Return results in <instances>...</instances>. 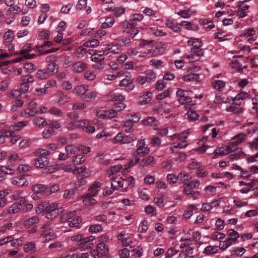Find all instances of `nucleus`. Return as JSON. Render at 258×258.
I'll use <instances>...</instances> for the list:
<instances>
[{
  "instance_id": "nucleus-51",
  "label": "nucleus",
  "mask_w": 258,
  "mask_h": 258,
  "mask_svg": "<svg viewBox=\"0 0 258 258\" xmlns=\"http://www.w3.org/2000/svg\"><path fill=\"white\" fill-rule=\"evenodd\" d=\"M154 160V158L153 156H149L148 158L142 160L140 162V165L143 167L148 166L152 162H153Z\"/></svg>"
},
{
  "instance_id": "nucleus-44",
  "label": "nucleus",
  "mask_w": 258,
  "mask_h": 258,
  "mask_svg": "<svg viewBox=\"0 0 258 258\" xmlns=\"http://www.w3.org/2000/svg\"><path fill=\"white\" fill-rule=\"evenodd\" d=\"M87 86L80 85L77 86L75 89V93L77 95H85L87 91Z\"/></svg>"
},
{
  "instance_id": "nucleus-47",
  "label": "nucleus",
  "mask_w": 258,
  "mask_h": 258,
  "mask_svg": "<svg viewBox=\"0 0 258 258\" xmlns=\"http://www.w3.org/2000/svg\"><path fill=\"white\" fill-rule=\"evenodd\" d=\"M132 83V80L130 79H122L119 82L120 86H126L128 87V89L130 90L133 89V86H131Z\"/></svg>"
},
{
  "instance_id": "nucleus-9",
  "label": "nucleus",
  "mask_w": 258,
  "mask_h": 258,
  "mask_svg": "<svg viewBox=\"0 0 258 258\" xmlns=\"http://www.w3.org/2000/svg\"><path fill=\"white\" fill-rule=\"evenodd\" d=\"M87 68V64L83 61H77L72 67V70L76 73L82 72L86 70Z\"/></svg>"
},
{
  "instance_id": "nucleus-21",
  "label": "nucleus",
  "mask_w": 258,
  "mask_h": 258,
  "mask_svg": "<svg viewBox=\"0 0 258 258\" xmlns=\"http://www.w3.org/2000/svg\"><path fill=\"white\" fill-rule=\"evenodd\" d=\"M27 121H22L17 122V123L11 125L10 127V132L17 131L20 130L22 127L27 125Z\"/></svg>"
},
{
  "instance_id": "nucleus-2",
  "label": "nucleus",
  "mask_w": 258,
  "mask_h": 258,
  "mask_svg": "<svg viewBox=\"0 0 258 258\" xmlns=\"http://www.w3.org/2000/svg\"><path fill=\"white\" fill-rule=\"evenodd\" d=\"M94 239V236L91 235L88 237H84V236L82 234L77 235L72 237V240L78 242V245H82V246L80 247L81 250L92 248L94 246L93 243H89L88 244H86L93 240Z\"/></svg>"
},
{
  "instance_id": "nucleus-62",
  "label": "nucleus",
  "mask_w": 258,
  "mask_h": 258,
  "mask_svg": "<svg viewBox=\"0 0 258 258\" xmlns=\"http://www.w3.org/2000/svg\"><path fill=\"white\" fill-rule=\"evenodd\" d=\"M24 102L22 100H17L15 102H14V104L13 106L11 107V110L13 111H15L17 110V109L21 107L23 104Z\"/></svg>"
},
{
  "instance_id": "nucleus-41",
  "label": "nucleus",
  "mask_w": 258,
  "mask_h": 258,
  "mask_svg": "<svg viewBox=\"0 0 258 258\" xmlns=\"http://www.w3.org/2000/svg\"><path fill=\"white\" fill-rule=\"evenodd\" d=\"M33 123L39 127L44 126L47 125L45 119L44 118L40 117L35 118L33 120Z\"/></svg>"
},
{
  "instance_id": "nucleus-38",
  "label": "nucleus",
  "mask_w": 258,
  "mask_h": 258,
  "mask_svg": "<svg viewBox=\"0 0 258 258\" xmlns=\"http://www.w3.org/2000/svg\"><path fill=\"white\" fill-rule=\"evenodd\" d=\"M126 119L130 120L133 123L138 122L140 119V114L136 113L134 114H129L126 115Z\"/></svg>"
},
{
  "instance_id": "nucleus-4",
  "label": "nucleus",
  "mask_w": 258,
  "mask_h": 258,
  "mask_svg": "<svg viewBox=\"0 0 258 258\" xmlns=\"http://www.w3.org/2000/svg\"><path fill=\"white\" fill-rule=\"evenodd\" d=\"M47 206L45 216L47 219H52L56 217L62 211L61 208H59V205L57 203L48 202Z\"/></svg>"
},
{
  "instance_id": "nucleus-1",
  "label": "nucleus",
  "mask_w": 258,
  "mask_h": 258,
  "mask_svg": "<svg viewBox=\"0 0 258 258\" xmlns=\"http://www.w3.org/2000/svg\"><path fill=\"white\" fill-rule=\"evenodd\" d=\"M143 15L141 14H135L131 16L130 19L128 21H124L122 23V26L128 30L127 33L128 36L134 38L139 33V30L137 26V21H141L143 19Z\"/></svg>"
},
{
  "instance_id": "nucleus-15",
  "label": "nucleus",
  "mask_w": 258,
  "mask_h": 258,
  "mask_svg": "<svg viewBox=\"0 0 258 258\" xmlns=\"http://www.w3.org/2000/svg\"><path fill=\"white\" fill-rule=\"evenodd\" d=\"M49 187L43 184H37L33 187V190L43 196L44 194H48Z\"/></svg>"
},
{
  "instance_id": "nucleus-48",
  "label": "nucleus",
  "mask_w": 258,
  "mask_h": 258,
  "mask_svg": "<svg viewBox=\"0 0 258 258\" xmlns=\"http://www.w3.org/2000/svg\"><path fill=\"white\" fill-rule=\"evenodd\" d=\"M24 250L26 252H34L36 250L35 245L33 243H29L25 245Z\"/></svg>"
},
{
  "instance_id": "nucleus-49",
  "label": "nucleus",
  "mask_w": 258,
  "mask_h": 258,
  "mask_svg": "<svg viewBox=\"0 0 258 258\" xmlns=\"http://www.w3.org/2000/svg\"><path fill=\"white\" fill-rule=\"evenodd\" d=\"M143 123L146 125L155 126L158 124V121L153 117H149L143 120Z\"/></svg>"
},
{
  "instance_id": "nucleus-40",
  "label": "nucleus",
  "mask_w": 258,
  "mask_h": 258,
  "mask_svg": "<svg viewBox=\"0 0 258 258\" xmlns=\"http://www.w3.org/2000/svg\"><path fill=\"white\" fill-rule=\"evenodd\" d=\"M212 85L215 89L219 91H222L225 87V83L221 80H215L213 81Z\"/></svg>"
},
{
  "instance_id": "nucleus-16",
  "label": "nucleus",
  "mask_w": 258,
  "mask_h": 258,
  "mask_svg": "<svg viewBox=\"0 0 258 258\" xmlns=\"http://www.w3.org/2000/svg\"><path fill=\"white\" fill-rule=\"evenodd\" d=\"M56 94L59 96L57 102L60 105H63L69 102L70 100V97L67 94H64L62 91H58Z\"/></svg>"
},
{
  "instance_id": "nucleus-31",
  "label": "nucleus",
  "mask_w": 258,
  "mask_h": 258,
  "mask_svg": "<svg viewBox=\"0 0 258 258\" xmlns=\"http://www.w3.org/2000/svg\"><path fill=\"white\" fill-rule=\"evenodd\" d=\"M18 171L22 174V176H28V172L31 167L27 165H21L18 167Z\"/></svg>"
},
{
  "instance_id": "nucleus-45",
  "label": "nucleus",
  "mask_w": 258,
  "mask_h": 258,
  "mask_svg": "<svg viewBox=\"0 0 258 258\" xmlns=\"http://www.w3.org/2000/svg\"><path fill=\"white\" fill-rule=\"evenodd\" d=\"M188 43L193 46L191 48H200L203 45L202 41L199 39L189 40L188 41Z\"/></svg>"
},
{
  "instance_id": "nucleus-13",
  "label": "nucleus",
  "mask_w": 258,
  "mask_h": 258,
  "mask_svg": "<svg viewBox=\"0 0 258 258\" xmlns=\"http://www.w3.org/2000/svg\"><path fill=\"white\" fill-rule=\"evenodd\" d=\"M96 249L97 251L100 254V255H105L109 252L108 247L103 242H100L97 244Z\"/></svg>"
},
{
  "instance_id": "nucleus-8",
  "label": "nucleus",
  "mask_w": 258,
  "mask_h": 258,
  "mask_svg": "<svg viewBox=\"0 0 258 258\" xmlns=\"http://www.w3.org/2000/svg\"><path fill=\"white\" fill-rule=\"evenodd\" d=\"M97 195V191H90L82 197L83 202L85 205L90 206L93 205L96 203V201L95 199L93 198Z\"/></svg>"
},
{
  "instance_id": "nucleus-43",
  "label": "nucleus",
  "mask_w": 258,
  "mask_h": 258,
  "mask_svg": "<svg viewBox=\"0 0 258 258\" xmlns=\"http://www.w3.org/2000/svg\"><path fill=\"white\" fill-rule=\"evenodd\" d=\"M245 154L244 152L241 151V150L237 151L235 153L231 154L229 156V158L231 160H234L241 158H244Z\"/></svg>"
},
{
  "instance_id": "nucleus-24",
  "label": "nucleus",
  "mask_w": 258,
  "mask_h": 258,
  "mask_svg": "<svg viewBox=\"0 0 258 258\" xmlns=\"http://www.w3.org/2000/svg\"><path fill=\"white\" fill-rule=\"evenodd\" d=\"M36 114H37V109H34L29 107L22 112V116L27 118L34 116Z\"/></svg>"
},
{
  "instance_id": "nucleus-34",
  "label": "nucleus",
  "mask_w": 258,
  "mask_h": 258,
  "mask_svg": "<svg viewBox=\"0 0 258 258\" xmlns=\"http://www.w3.org/2000/svg\"><path fill=\"white\" fill-rule=\"evenodd\" d=\"M237 143L236 142L233 141L229 143L226 148L228 153L236 151H236H239L240 150L237 147Z\"/></svg>"
},
{
  "instance_id": "nucleus-59",
  "label": "nucleus",
  "mask_w": 258,
  "mask_h": 258,
  "mask_svg": "<svg viewBox=\"0 0 258 258\" xmlns=\"http://www.w3.org/2000/svg\"><path fill=\"white\" fill-rule=\"evenodd\" d=\"M121 179L124 181L125 183L127 184V186L130 187H133L135 184V179L133 176H129L127 178H125L124 177H121Z\"/></svg>"
},
{
  "instance_id": "nucleus-26",
  "label": "nucleus",
  "mask_w": 258,
  "mask_h": 258,
  "mask_svg": "<svg viewBox=\"0 0 258 258\" xmlns=\"http://www.w3.org/2000/svg\"><path fill=\"white\" fill-rule=\"evenodd\" d=\"M42 236L45 235L46 236V240L48 237L49 239H53L56 237L55 233L52 231L51 228H49V229L44 230L42 231L41 234Z\"/></svg>"
},
{
  "instance_id": "nucleus-60",
  "label": "nucleus",
  "mask_w": 258,
  "mask_h": 258,
  "mask_svg": "<svg viewBox=\"0 0 258 258\" xmlns=\"http://www.w3.org/2000/svg\"><path fill=\"white\" fill-rule=\"evenodd\" d=\"M130 253L131 250L126 248L120 249L118 251V254L121 258H126L130 256Z\"/></svg>"
},
{
  "instance_id": "nucleus-61",
  "label": "nucleus",
  "mask_w": 258,
  "mask_h": 258,
  "mask_svg": "<svg viewBox=\"0 0 258 258\" xmlns=\"http://www.w3.org/2000/svg\"><path fill=\"white\" fill-rule=\"evenodd\" d=\"M21 208L17 203L13 204L9 209V213L10 214H14L17 213Z\"/></svg>"
},
{
  "instance_id": "nucleus-63",
  "label": "nucleus",
  "mask_w": 258,
  "mask_h": 258,
  "mask_svg": "<svg viewBox=\"0 0 258 258\" xmlns=\"http://www.w3.org/2000/svg\"><path fill=\"white\" fill-rule=\"evenodd\" d=\"M187 118L191 120H195L198 119L199 115L194 111L189 110L187 113Z\"/></svg>"
},
{
  "instance_id": "nucleus-14",
  "label": "nucleus",
  "mask_w": 258,
  "mask_h": 258,
  "mask_svg": "<svg viewBox=\"0 0 258 258\" xmlns=\"http://www.w3.org/2000/svg\"><path fill=\"white\" fill-rule=\"evenodd\" d=\"M107 99L110 101H121L124 97L121 94L116 93L113 91L109 92L107 95Z\"/></svg>"
},
{
  "instance_id": "nucleus-3",
  "label": "nucleus",
  "mask_w": 258,
  "mask_h": 258,
  "mask_svg": "<svg viewBox=\"0 0 258 258\" xmlns=\"http://www.w3.org/2000/svg\"><path fill=\"white\" fill-rule=\"evenodd\" d=\"M50 154V151L47 150L38 149L36 151V155L38 157L35 160V165L41 168L47 166L49 162L47 156Z\"/></svg>"
},
{
  "instance_id": "nucleus-58",
  "label": "nucleus",
  "mask_w": 258,
  "mask_h": 258,
  "mask_svg": "<svg viewBox=\"0 0 258 258\" xmlns=\"http://www.w3.org/2000/svg\"><path fill=\"white\" fill-rule=\"evenodd\" d=\"M102 226L100 224H95L91 225L89 229V231L91 232H99L102 230Z\"/></svg>"
},
{
  "instance_id": "nucleus-46",
  "label": "nucleus",
  "mask_w": 258,
  "mask_h": 258,
  "mask_svg": "<svg viewBox=\"0 0 258 258\" xmlns=\"http://www.w3.org/2000/svg\"><path fill=\"white\" fill-rule=\"evenodd\" d=\"M106 10H108V11L112 10L114 12V15L116 17L119 16L121 14L123 13L124 12V9L121 7H115V8H114L113 9H112V7L107 8H106Z\"/></svg>"
},
{
  "instance_id": "nucleus-7",
  "label": "nucleus",
  "mask_w": 258,
  "mask_h": 258,
  "mask_svg": "<svg viewBox=\"0 0 258 258\" xmlns=\"http://www.w3.org/2000/svg\"><path fill=\"white\" fill-rule=\"evenodd\" d=\"M14 38V33L11 30H8L4 36V43L10 51L14 50V45L12 44Z\"/></svg>"
},
{
  "instance_id": "nucleus-30",
  "label": "nucleus",
  "mask_w": 258,
  "mask_h": 258,
  "mask_svg": "<svg viewBox=\"0 0 258 258\" xmlns=\"http://www.w3.org/2000/svg\"><path fill=\"white\" fill-rule=\"evenodd\" d=\"M48 204V201H45L39 204L36 208L35 211L38 214H40L43 212H45L46 214V209L48 207L47 204Z\"/></svg>"
},
{
  "instance_id": "nucleus-42",
  "label": "nucleus",
  "mask_w": 258,
  "mask_h": 258,
  "mask_svg": "<svg viewBox=\"0 0 258 258\" xmlns=\"http://www.w3.org/2000/svg\"><path fill=\"white\" fill-rule=\"evenodd\" d=\"M123 126V127L124 128L125 132L126 133H131L133 132L134 130V123L130 120H128L126 119V121L124 122Z\"/></svg>"
},
{
  "instance_id": "nucleus-12",
  "label": "nucleus",
  "mask_w": 258,
  "mask_h": 258,
  "mask_svg": "<svg viewBox=\"0 0 258 258\" xmlns=\"http://www.w3.org/2000/svg\"><path fill=\"white\" fill-rule=\"evenodd\" d=\"M152 94L150 92H147L144 94L139 99L140 105H145L149 103L152 99Z\"/></svg>"
},
{
  "instance_id": "nucleus-36",
  "label": "nucleus",
  "mask_w": 258,
  "mask_h": 258,
  "mask_svg": "<svg viewBox=\"0 0 258 258\" xmlns=\"http://www.w3.org/2000/svg\"><path fill=\"white\" fill-rule=\"evenodd\" d=\"M86 161V158L82 155H77L73 157V163L75 165L82 164Z\"/></svg>"
},
{
  "instance_id": "nucleus-22",
  "label": "nucleus",
  "mask_w": 258,
  "mask_h": 258,
  "mask_svg": "<svg viewBox=\"0 0 258 258\" xmlns=\"http://www.w3.org/2000/svg\"><path fill=\"white\" fill-rule=\"evenodd\" d=\"M39 221V219L38 216L32 217L24 221L23 224L27 227H29L33 225L38 223Z\"/></svg>"
},
{
  "instance_id": "nucleus-56",
  "label": "nucleus",
  "mask_w": 258,
  "mask_h": 258,
  "mask_svg": "<svg viewBox=\"0 0 258 258\" xmlns=\"http://www.w3.org/2000/svg\"><path fill=\"white\" fill-rule=\"evenodd\" d=\"M199 76L197 74H189L182 77V79L185 81H190L192 80H197L199 79Z\"/></svg>"
},
{
  "instance_id": "nucleus-20",
  "label": "nucleus",
  "mask_w": 258,
  "mask_h": 258,
  "mask_svg": "<svg viewBox=\"0 0 258 258\" xmlns=\"http://www.w3.org/2000/svg\"><path fill=\"white\" fill-rule=\"evenodd\" d=\"M227 112H232L235 114H240L243 111V108L242 107H237L236 105L231 104L229 107H227L225 109Z\"/></svg>"
},
{
  "instance_id": "nucleus-23",
  "label": "nucleus",
  "mask_w": 258,
  "mask_h": 258,
  "mask_svg": "<svg viewBox=\"0 0 258 258\" xmlns=\"http://www.w3.org/2000/svg\"><path fill=\"white\" fill-rule=\"evenodd\" d=\"M76 212L75 211H71L65 214H62L60 217V222L64 223L69 221V220L73 218L75 216Z\"/></svg>"
},
{
  "instance_id": "nucleus-64",
  "label": "nucleus",
  "mask_w": 258,
  "mask_h": 258,
  "mask_svg": "<svg viewBox=\"0 0 258 258\" xmlns=\"http://www.w3.org/2000/svg\"><path fill=\"white\" fill-rule=\"evenodd\" d=\"M123 185V182L122 181H116L115 179H114L111 183V186L115 190L122 187Z\"/></svg>"
},
{
  "instance_id": "nucleus-6",
  "label": "nucleus",
  "mask_w": 258,
  "mask_h": 258,
  "mask_svg": "<svg viewBox=\"0 0 258 258\" xmlns=\"http://www.w3.org/2000/svg\"><path fill=\"white\" fill-rule=\"evenodd\" d=\"M136 140L135 136L133 135H126L123 133H118L113 138L114 143H119L121 144H127Z\"/></svg>"
},
{
  "instance_id": "nucleus-5",
  "label": "nucleus",
  "mask_w": 258,
  "mask_h": 258,
  "mask_svg": "<svg viewBox=\"0 0 258 258\" xmlns=\"http://www.w3.org/2000/svg\"><path fill=\"white\" fill-rule=\"evenodd\" d=\"M136 147L137 150L134 153L136 156L143 157L148 154L150 152V148L147 145L146 146L144 140L138 141Z\"/></svg>"
},
{
  "instance_id": "nucleus-37",
  "label": "nucleus",
  "mask_w": 258,
  "mask_h": 258,
  "mask_svg": "<svg viewBox=\"0 0 258 258\" xmlns=\"http://www.w3.org/2000/svg\"><path fill=\"white\" fill-rule=\"evenodd\" d=\"M189 135V132L188 131H184L180 134H175L171 136L173 139L178 138L180 140H185L187 138Z\"/></svg>"
},
{
  "instance_id": "nucleus-10",
  "label": "nucleus",
  "mask_w": 258,
  "mask_h": 258,
  "mask_svg": "<svg viewBox=\"0 0 258 258\" xmlns=\"http://www.w3.org/2000/svg\"><path fill=\"white\" fill-rule=\"evenodd\" d=\"M11 182L12 184L19 186H27L28 184V181L24 176L14 177L11 179Z\"/></svg>"
},
{
  "instance_id": "nucleus-33",
  "label": "nucleus",
  "mask_w": 258,
  "mask_h": 258,
  "mask_svg": "<svg viewBox=\"0 0 258 258\" xmlns=\"http://www.w3.org/2000/svg\"><path fill=\"white\" fill-rule=\"evenodd\" d=\"M58 70V67L57 64H56L54 62H50L47 67L48 72L49 73V76L52 75L55 73L57 72Z\"/></svg>"
},
{
  "instance_id": "nucleus-39",
  "label": "nucleus",
  "mask_w": 258,
  "mask_h": 258,
  "mask_svg": "<svg viewBox=\"0 0 258 258\" xmlns=\"http://www.w3.org/2000/svg\"><path fill=\"white\" fill-rule=\"evenodd\" d=\"M245 252V249L243 247H237L234 248L231 251V255H236L237 256L242 255Z\"/></svg>"
},
{
  "instance_id": "nucleus-29",
  "label": "nucleus",
  "mask_w": 258,
  "mask_h": 258,
  "mask_svg": "<svg viewBox=\"0 0 258 258\" xmlns=\"http://www.w3.org/2000/svg\"><path fill=\"white\" fill-rule=\"evenodd\" d=\"M81 221L82 218L80 217H76L73 218L71 221H69V226L71 227L79 228V224Z\"/></svg>"
},
{
  "instance_id": "nucleus-54",
  "label": "nucleus",
  "mask_w": 258,
  "mask_h": 258,
  "mask_svg": "<svg viewBox=\"0 0 258 258\" xmlns=\"http://www.w3.org/2000/svg\"><path fill=\"white\" fill-rule=\"evenodd\" d=\"M54 133V130L52 127L49 126L45 128L42 133V135L44 138H48L51 137Z\"/></svg>"
},
{
  "instance_id": "nucleus-55",
  "label": "nucleus",
  "mask_w": 258,
  "mask_h": 258,
  "mask_svg": "<svg viewBox=\"0 0 258 258\" xmlns=\"http://www.w3.org/2000/svg\"><path fill=\"white\" fill-rule=\"evenodd\" d=\"M167 180L169 183H175L178 180H179L178 178V175L176 176L175 174H168L167 176Z\"/></svg>"
},
{
  "instance_id": "nucleus-11",
  "label": "nucleus",
  "mask_w": 258,
  "mask_h": 258,
  "mask_svg": "<svg viewBox=\"0 0 258 258\" xmlns=\"http://www.w3.org/2000/svg\"><path fill=\"white\" fill-rule=\"evenodd\" d=\"M117 113L116 110L110 109L108 111H106L105 112H99L97 113V116L101 117H108V118H113L116 116Z\"/></svg>"
},
{
  "instance_id": "nucleus-19",
  "label": "nucleus",
  "mask_w": 258,
  "mask_h": 258,
  "mask_svg": "<svg viewBox=\"0 0 258 258\" xmlns=\"http://www.w3.org/2000/svg\"><path fill=\"white\" fill-rule=\"evenodd\" d=\"M65 151L69 155L78 154L79 152V146L75 145H68L65 147Z\"/></svg>"
},
{
  "instance_id": "nucleus-27",
  "label": "nucleus",
  "mask_w": 258,
  "mask_h": 258,
  "mask_svg": "<svg viewBox=\"0 0 258 258\" xmlns=\"http://www.w3.org/2000/svg\"><path fill=\"white\" fill-rule=\"evenodd\" d=\"M146 77L147 78L148 82L151 83L155 80L156 75L155 72L151 70H148L145 72Z\"/></svg>"
},
{
  "instance_id": "nucleus-17",
  "label": "nucleus",
  "mask_w": 258,
  "mask_h": 258,
  "mask_svg": "<svg viewBox=\"0 0 258 258\" xmlns=\"http://www.w3.org/2000/svg\"><path fill=\"white\" fill-rule=\"evenodd\" d=\"M191 53L186 55L187 58H194V56H201L204 55V51L200 48H191Z\"/></svg>"
},
{
  "instance_id": "nucleus-25",
  "label": "nucleus",
  "mask_w": 258,
  "mask_h": 258,
  "mask_svg": "<svg viewBox=\"0 0 258 258\" xmlns=\"http://www.w3.org/2000/svg\"><path fill=\"white\" fill-rule=\"evenodd\" d=\"M36 76L38 78L41 80L46 79L50 76L47 70L45 69H40L38 70Z\"/></svg>"
},
{
  "instance_id": "nucleus-28",
  "label": "nucleus",
  "mask_w": 258,
  "mask_h": 258,
  "mask_svg": "<svg viewBox=\"0 0 258 258\" xmlns=\"http://www.w3.org/2000/svg\"><path fill=\"white\" fill-rule=\"evenodd\" d=\"M12 133L9 130H1L0 131V144H2L5 142L7 137H11Z\"/></svg>"
},
{
  "instance_id": "nucleus-32",
  "label": "nucleus",
  "mask_w": 258,
  "mask_h": 258,
  "mask_svg": "<svg viewBox=\"0 0 258 258\" xmlns=\"http://www.w3.org/2000/svg\"><path fill=\"white\" fill-rule=\"evenodd\" d=\"M97 96V93L95 91L89 92L85 94L83 98V100L86 102H90L94 100Z\"/></svg>"
},
{
  "instance_id": "nucleus-57",
  "label": "nucleus",
  "mask_w": 258,
  "mask_h": 258,
  "mask_svg": "<svg viewBox=\"0 0 258 258\" xmlns=\"http://www.w3.org/2000/svg\"><path fill=\"white\" fill-rule=\"evenodd\" d=\"M148 228L147 220L144 219L140 224L139 229L141 232H145Z\"/></svg>"
},
{
  "instance_id": "nucleus-53",
  "label": "nucleus",
  "mask_w": 258,
  "mask_h": 258,
  "mask_svg": "<svg viewBox=\"0 0 258 258\" xmlns=\"http://www.w3.org/2000/svg\"><path fill=\"white\" fill-rule=\"evenodd\" d=\"M87 168L85 166H83L80 168H76V172L78 174H82L84 177H88L90 173L86 171Z\"/></svg>"
},
{
  "instance_id": "nucleus-52",
  "label": "nucleus",
  "mask_w": 258,
  "mask_h": 258,
  "mask_svg": "<svg viewBox=\"0 0 258 258\" xmlns=\"http://www.w3.org/2000/svg\"><path fill=\"white\" fill-rule=\"evenodd\" d=\"M183 192L187 196H191L194 197L196 193H199V191H195L192 190V188L186 183L184 184V188Z\"/></svg>"
},
{
  "instance_id": "nucleus-35",
  "label": "nucleus",
  "mask_w": 258,
  "mask_h": 258,
  "mask_svg": "<svg viewBox=\"0 0 258 258\" xmlns=\"http://www.w3.org/2000/svg\"><path fill=\"white\" fill-rule=\"evenodd\" d=\"M82 125L83 126V129L87 132H89L90 133H93L95 131V128L94 126L90 125L89 122L87 120H84L82 121Z\"/></svg>"
},
{
  "instance_id": "nucleus-18",
  "label": "nucleus",
  "mask_w": 258,
  "mask_h": 258,
  "mask_svg": "<svg viewBox=\"0 0 258 258\" xmlns=\"http://www.w3.org/2000/svg\"><path fill=\"white\" fill-rule=\"evenodd\" d=\"M165 25L168 28H170L176 32H179L181 30L180 27L179 26V24H178L174 23L173 21L170 20H166Z\"/></svg>"
},
{
  "instance_id": "nucleus-50",
  "label": "nucleus",
  "mask_w": 258,
  "mask_h": 258,
  "mask_svg": "<svg viewBox=\"0 0 258 258\" xmlns=\"http://www.w3.org/2000/svg\"><path fill=\"white\" fill-rule=\"evenodd\" d=\"M178 178H179V180L182 182H185L188 180H190L191 178V176L188 173L181 172L178 174Z\"/></svg>"
}]
</instances>
